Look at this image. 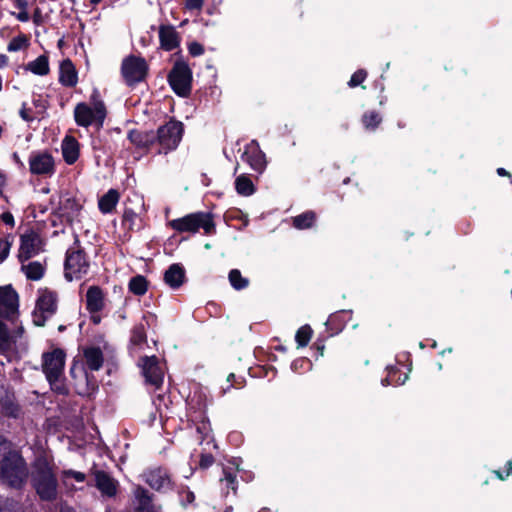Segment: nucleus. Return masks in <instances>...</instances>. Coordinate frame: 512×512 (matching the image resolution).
I'll use <instances>...</instances> for the list:
<instances>
[{"label":"nucleus","instance_id":"obj_1","mask_svg":"<svg viewBox=\"0 0 512 512\" xmlns=\"http://www.w3.org/2000/svg\"><path fill=\"white\" fill-rule=\"evenodd\" d=\"M31 486L42 501L53 502L58 496V479L53 457L45 451L36 454L29 473Z\"/></svg>","mask_w":512,"mask_h":512},{"label":"nucleus","instance_id":"obj_2","mask_svg":"<svg viewBox=\"0 0 512 512\" xmlns=\"http://www.w3.org/2000/svg\"><path fill=\"white\" fill-rule=\"evenodd\" d=\"M29 469L20 452L9 450L0 460V481L15 490H21L27 483Z\"/></svg>","mask_w":512,"mask_h":512},{"label":"nucleus","instance_id":"obj_3","mask_svg":"<svg viewBox=\"0 0 512 512\" xmlns=\"http://www.w3.org/2000/svg\"><path fill=\"white\" fill-rule=\"evenodd\" d=\"M107 115L104 102L99 99L95 91L91 96V103L80 102L74 108V120L78 126L88 128L90 126L100 130Z\"/></svg>","mask_w":512,"mask_h":512},{"label":"nucleus","instance_id":"obj_4","mask_svg":"<svg viewBox=\"0 0 512 512\" xmlns=\"http://www.w3.org/2000/svg\"><path fill=\"white\" fill-rule=\"evenodd\" d=\"M64 364L65 354L61 349H54L51 352L43 354V372L52 390L59 394H66L68 392L63 381Z\"/></svg>","mask_w":512,"mask_h":512},{"label":"nucleus","instance_id":"obj_5","mask_svg":"<svg viewBox=\"0 0 512 512\" xmlns=\"http://www.w3.org/2000/svg\"><path fill=\"white\" fill-rule=\"evenodd\" d=\"M183 134V125L178 121H169L166 124L160 126L155 132L156 154H167L168 152L175 150Z\"/></svg>","mask_w":512,"mask_h":512},{"label":"nucleus","instance_id":"obj_6","mask_svg":"<svg viewBox=\"0 0 512 512\" xmlns=\"http://www.w3.org/2000/svg\"><path fill=\"white\" fill-rule=\"evenodd\" d=\"M57 293L47 288L38 291L36 306L33 311V323L37 326H44L45 322L57 311Z\"/></svg>","mask_w":512,"mask_h":512},{"label":"nucleus","instance_id":"obj_7","mask_svg":"<svg viewBox=\"0 0 512 512\" xmlns=\"http://www.w3.org/2000/svg\"><path fill=\"white\" fill-rule=\"evenodd\" d=\"M149 65L140 56L129 55L122 60L121 74L128 86L144 81L148 75Z\"/></svg>","mask_w":512,"mask_h":512},{"label":"nucleus","instance_id":"obj_8","mask_svg":"<svg viewBox=\"0 0 512 512\" xmlns=\"http://www.w3.org/2000/svg\"><path fill=\"white\" fill-rule=\"evenodd\" d=\"M89 270V262L83 250L79 248H70L66 252L64 264V275L68 281L80 279L87 274Z\"/></svg>","mask_w":512,"mask_h":512},{"label":"nucleus","instance_id":"obj_9","mask_svg":"<svg viewBox=\"0 0 512 512\" xmlns=\"http://www.w3.org/2000/svg\"><path fill=\"white\" fill-rule=\"evenodd\" d=\"M192 73L183 62H177L168 75L172 90L181 97H186L191 91Z\"/></svg>","mask_w":512,"mask_h":512},{"label":"nucleus","instance_id":"obj_10","mask_svg":"<svg viewBox=\"0 0 512 512\" xmlns=\"http://www.w3.org/2000/svg\"><path fill=\"white\" fill-rule=\"evenodd\" d=\"M142 374L147 384L152 385L155 389L160 388L163 383L164 369L159 364L156 356H144L139 361Z\"/></svg>","mask_w":512,"mask_h":512},{"label":"nucleus","instance_id":"obj_11","mask_svg":"<svg viewBox=\"0 0 512 512\" xmlns=\"http://www.w3.org/2000/svg\"><path fill=\"white\" fill-rule=\"evenodd\" d=\"M241 159L246 162L252 170L258 173H262L267 165L265 154L260 149L256 140H252L245 145Z\"/></svg>","mask_w":512,"mask_h":512},{"label":"nucleus","instance_id":"obj_12","mask_svg":"<svg viewBox=\"0 0 512 512\" xmlns=\"http://www.w3.org/2000/svg\"><path fill=\"white\" fill-rule=\"evenodd\" d=\"M29 169L34 175L50 176L55 171L54 159L48 152H32L29 156Z\"/></svg>","mask_w":512,"mask_h":512},{"label":"nucleus","instance_id":"obj_13","mask_svg":"<svg viewBox=\"0 0 512 512\" xmlns=\"http://www.w3.org/2000/svg\"><path fill=\"white\" fill-rule=\"evenodd\" d=\"M142 477L154 490L165 491L172 488L170 474L163 467L149 468L143 472Z\"/></svg>","mask_w":512,"mask_h":512},{"label":"nucleus","instance_id":"obj_14","mask_svg":"<svg viewBox=\"0 0 512 512\" xmlns=\"http://www.w3.org/2000/svg\"><path fill=\"white\" fill-rule=\"evenodd\" d=\"M43 242L38 234L31 231L21 236L18 258L24 262L42 251Z\"/></svg>","mask_w":512,"mask_h":512},{"label":"nucleus","instance_id":"obj_15","mask_svg":"<svg viewBox=\"0 0 512 512\" xmlns=\"http://www.w3.org/2000/svg\"><path fill=\"white\" fill-rule=\"evenodd\" d=\"M128 139L137 149L156 154L155 131L134 129L129 131Z\"/></svg>","mask_w":512,"mask_h":512},{"label":"nucleus","instance_id":"obj_16","mask_svg":"<svg viewBox=\"0 0 512 512\" xmlns=\"http://www.w3.org/2000/svg\"><path fill=\"white\" fill-rule=\"evenodd\" d=\"M18 312V295L10 287H0V316L12 318Z\"/></svg>","mask_w":512,"mask_h":512},{"label":"nucleus","instance_id":"obj_17","mask_svg":"<svg viewBox=\"0 0 512 512\" xmlns=\"http://www.w3.org/2000/svg\"><path fill=\"white\" fill-rule=\"evenodd\" d=\"M159 40L161 48L172 51L179 46L180 37L172 25H161L159 27Z\"/></svg>","mask_w":512,"mask_h":512},{"label":"nucleus","instance_id":"obj_18","mask_svg":"<svg viewBox=\"0 0 512 512\" xmlns=\"http://www.w3.org/2000/svg\"><path fill=\"white\" fill-rule=\"evenodd\" d=\"M59 82L65 87H74L78 83V74L70 59H65L60 64Z\"/></svg>","mask_w":512,"mask_h":512},{"label":"nucleus","instance_id":"obj_19","mask_svg":"<svg viewBox=\"0 0 512 512\" xmlns=\"http://www.w3.org/2000/svg\"><path fill=\"white\" fill-rule=\"evenodd\" d=\"M85 367L91 371H98L104 362L103 352L99 347L90 346L83 350Z\"/></svg>","mask_w":512,"mask_h":512},{"label":"nucleus","instance_id":"obj_20","mask_svg":"<svg viewBox=\"0 0 512 512\" xmlns=\"http://www.w3.org/2000/svg\"><path fill=\"white\" fill-rule=\"evenodd\" d=\"M86 306L91 313H98L104 308V294L98 286H91L87 290Z\"/></svg>","mask_w":512,"mask_h":512},{"label":"nucleus","instance_id":"obj_21","mask_svg":"<svg viewBox=\"0 0 512 512\" xmlns=\"http://www.w3.org/2000/svg\"><path fill=\"white\" fill-rule=\"evenodd\" d=\"M165 283L172 289L179 288L185 281V270L179 264H172L164 274Z\"/></svg>","mask_w":512,"mask_h":512},{"label":"nucleus","instance_id":"obj_22","mask_svg":"<svg viewBox=\"0 0 512 512\" xmlns=\"http://www.w3.org/2000/svg\"><path fill=\"white\" fill-rule=\"evenodd\" d=\"M96 487L107 496H114L116 494V482L114 479L104 471H95Z\"/></svg>","mask_w":512,"mask_h":512},{"label":"nucleus","instance_id":"obj_23","mask_svg":"<svg viewBox=\"0 0 512 512\" xmlns=\"http://www.w3.org/2000/svg\"><path fill=\"white\" fill-rule=\"evenodd\" d=\"M62 155L67 164H74L79 157V143L74 137L67 136L62 142Z\"/></svg>","mask_w":512,"mask_h":512},{"label":"nucleus","instance_id":"obj_24","mask_svg":"<svg viewBox=\"0 0 512 512\" xmlns=\"http://www.w3.org/2000/svg\"><path fill=\"white\" fill-rule=\"evenodd\" d=\"M214 218L210 212H196L180 219H174L168 224H213Z\"/></svg>","mask_w":512,"mask_h":512},{"label":"nucleus","instance_id":"obj_25","mask_svg":"<svg viewBox=\"0 0 512 512\" xmlns=\"http://www.w3.org/2000/svg\"><path fill=\"white\" fill-rule=\"evenodd\" d=\"M119 192L115 189H110L99 199V209L103 213L111 212L119 201Z\"/></svg>","mask_w":512,"mask_h":512},{"label":"nucleus","instance_id":"obj_26","mask_svg":"<svg viewBox=\"0 0 512 512\" xmlns=\"http://www.w3.org/2000/svg\"><path fill=\"white\" fill-rule=\"evenodd\" d=\"M26 70L35 75L45 76L49 73V59L46 55H40L26 65Z\"/></svg>","mask_w":512,"mask_h":512},{"label":"nucleus","instance_id":"obj_27","mask_svg":"<svg viewBox=\"0 0 512 512\" xmlns=\"http://www.w3.org/2000/svg\"><path fill=\"white\" fill-rule=\"evenodd\" d=\"M22 271L25 273L26 277L30 280H40L45 272V267L42 263L38 261L29 262L26 265H22Z\"/></svg>","mask_w":512,"mask_h":512},{"label":"nucleus","instance_id":"obj_28","mask_svg":"<svg viewBox=\"0 0 512 512\" xmlns=\"http://www.w3.org/2000/svg\"><path fill=\"white\" fill-rule=\"evenodd\" d=\"M235 189L237 193L242 196H250L255 191L252 180L245 174H242L236 178Z\"/></svg>","mask_w":512,"mask_h":512},{"label":"nucleus","instance_id":"obj_29","mask_svg":"<svg viewBox=\"0 0 512 512\" xmlns=\"http://www.w3.org/2000/svg\"><path fill=\"white\" fill-rule=\"evenodd\" d=\"M128 289L134 295H144L148 290V281L144 276L136 275L129 280Z\"/></svg>","mask_w":512,"mask_h":512},{"label":"nucleus","instance_id":"obj_30","mask_svg":"<svg viewBox=\"0 0 512 512\" xmlns=\"http://www.w3.org/2000/svg\"><path fill=\"white\" fill-rule=\"evenodd\" d=\"M231 286L236 290H242L248 287L249 280L241 275L238 269H232L228 274Z\"/></svg>","mask_w":512,"mask_h":512},{"label":"nucleus","instance_id":"obj_31","mask_svg":"<svg viewBox=\"0 0 512 512\" xmlns=\"http://www.w3.org/2000/svg\"><path fill=\"white\" fill-rule=\"evenodd\" d=\"M312 336V329L309 325H304L300 327L295 335V340L298 344V347H305L308 345Z\"/></svg>","mask_w":512,"mask_h":512},{"label":"nucleus","instance_id":"obj_32","mask_svg":"<svg viewBox=\"0 0 512 512\" xmlns=\"http://www.w3.org/2000/svg\"><path fill=\"white\" fill-rule=\"evenodd\" d=\"M14 6L19 9L18 13L12 12L11 14L16 17L20 22H28L30 19L28 13V1L27 0H14Z\"/></svg>","mask_w":512,"mask_h":512},{"label":"nucleus","instance_id":"obj_33","mask_svg":"<svg viewBox=\"0 0 512 512\" xmlns=\"http://www.w3.org/2000/svg\"><path fill=\"white\" fill-rule=\"evenodd\" d=\"M362 122L367 129H375L381 122V116L375 111H369L363 115Z\"/></svg>","mask_w":512,"mask_h":512},{"label":"nucleus","instance_id":"obj_34","mask_svg":"<svg viewBox=\"0 0 512 512\" xmlns=\"http://www.w3.org/2000/svg\"><path fill=\"white\" fill-rule=\"evenodd\" d=\"M396 372V369L394 367H391L389 369L388 376L381 381L382 385H403L408 379V375L405 374L403 378L398 377L397 379H395L394 376L396 375Z\"/></svg>","mask_w":512,"mask_h":512},{"label":"nucleus","instance_id":"obj_35","mask_svg":"<svg viewBox=\"0 0 512 512\" xmlns=\"http://www.w3.org/2000/svg\"><path fill=\"white\" fill-rule=\"evenodd\" d=\"M223 478L220 479L222 484H225L228 489L236 491V473L231 469H223Z\"/></svg>","mask_w":512,"mask_h":512},{"label":"nucleus","instance_id":"obj_36","mask_svg":"<svg viewBox=\"0 0 512 512\" xmlns=\"http://www.w3.org/2000/svg\"><path fill=\"white\" fill-rule=\"evenodd\" d=\"M130 341L133 347L141 346L146 342V333L142 326H138L133 329Z\"/></svg>","mask_w":512,"mask_h":512},{"label":"nucleus","instance_id":"obj_37","mask_svg":"<svg viewBox=\"0 0 512 512\" xmlns=\"http://www.w3.org/2000/svg\"><path fill=\"white\" fill-rule=\"evenodd\" d=\"M27 45H28V40H27L26 36L20 35V36L14 37L8 43L7 50L9 52H17V51H20L21 49H23L24 47H26Z\"/></svg>","mask_w":512,"mask_h":512},{"label":"nucleus","instance_id":"obj_38","mask_svg":"<svg viewBox=\"0 0 512 512\" xmlns=\"http://www.w3.org/2000/svg\"><path fill=\"white\" fill-rule=\"evenodd\" d=\"M317 220L316 213L314 211H305L293 219V224H312Z\"/></svg>","mask_w":512,"mask_h":512},{"label":"nucleus","instance_id":"obj_39","mask_svg":"<svg viewBox=\"0 0 512 512\" xmlns=\"http://www.w3.org/2000/svg\"><path fill=\"white\" fill-rule=\"evenodd\" d=\"M19 503L13 499L0 497V512H19Z\"/></svg>","mask_w":512,"mask_h":512},{"label":"nucleus","instance_id":"obj_40","mask_svg":"<svg viewBox=\"0 0 512 512\" xmlns=\"http://www.w3.org/2000/svg\"><path fill=\"white\" fill-rule=\"evenodd\" d=\"M19 116L23 121L27 123H31L37 118L36 113L33 112L32 108L28 107L26 102L22 103V106L19 110Z\"/></svg>","mask_w":512,"mask_h":512},{"label":"nucleus","instance_id":"obj_41","mask_svg":"<svg viewBox=\"0 0 512 512\" xmlns=\"http://www.w3.org/2000/svg\"><path fill=\"white\" fill-rule=\"evenodd\" d=\"M11 346L10 336L6 326L0 321V350H7Z\"/></svg>","mask_w":512,"mask_h":512},{"label":"nucleus","instance_id":"obj_42","mask_svg":"<svg viewBox=\"0 0 512 512\" xmlns=\"http://www.w3.org/2000/svg\"><path fill=\"white\" fill-rule=\"evenodd\" d=\"M12 240L9 237L0 238V263H2L9 255Z\"/></svg>","mask_w":512,"mask_h":512},{"label":"nucleus","instance_id":"obj_43","mask_svg":"<svg viewBox=\"0 0 512 512\" xmlns=\"http://www.w3.org/2000/svg\"><path fill=\"white\" fill-rule=\"evenodd\" d=\"M367 77V73L365 70L360 69L357 70L350 78V81L348 82V85L350 87H356L360 85Z\"/></svg>","mask_w":512,"mask_h":512},{"label":"nucleus","instance_id":"obj_44","mask_svg":"<svg viewBox=\"0 0 512 512\" xmlns=\"http://www.w3.org/2000/svg\"><path fill=\"white\" fill-rule=\"evenodd\" d=\"M32 102L34 107L38 109L37 114L44 113L48 108V102L42 97V95L34 96Z\"/></svg>","mask_w":512,"mask_h":512},{"label":"nucleus","instance_id":"obj_45","mask_svg":"<svg viewBox=\"0 0 512 512\" xmlns=\"http://www.w3.org/2000/svg\"><path fill=\"white\" fill-rule=\"evenodd\" d=\"M180 231H191V232H197L198 228L200 226H177ZM204 228L205 234H211L214 232L215 226H202Z\"/></svg>","mask_w":512,"mask_h":512},{"label":"nucleus","instance_id":"obj_46","mask_svg":"<svg viewBox=\"0 0 512 512\" xmlns=\"http://www.w3.org/2000/svg\"><path fill=\"white\" fill-rule=\"evenodd\" d=\"M204 0H185V7L190 11L201 10Z\"/></svg>","mask_w":512,"mask_h":512},{"label":"nucleus","instance_id":"obj_47","mask_svg":"<svg viewBox=\"0 0 512 512\" xmlns=\"http://www.w3.org/2000/svg\"><path fill=\"white\" fill-rule=\"evenodd\" d=\"M64 476L66 478L71 477L75 479L77 482H83L85 480V474L82 472L74 471V470H66L64 471Z\"/></svg>","mask_w":512,"mask_h":512},{"label":"nucleus","instance_id":"obj_48","mask_svg":"<svg viewBox=\"0 0 512 512\" xmlns=\"http://www.w3.org/2000/svg\"><path fill=\"white\" fill-rule=\"evenodd\" d=\"M189 53L192 56H200L204 53V48L201 44L197 42H193L189 45Z\"/></svg>","mask_w":512,"mask_h":512},{"label":"nucleus","instance_id":"obj_49","mask_svg":"<svg viewBox=\"0 0 512 512\" xmlns=\"http://www.w3.org/2000/svg\"><path fill=\"white\" fill-rule=\"evenodd\" d=\"M213 462H214V458L212 455L204 454L201 456L200 466L202 468H207V467L211 466Z\"/></svg>","mask_w":512,"mask_h":512},{"label":"nucleus","instance_id":"obj_50","mask_svg":"<svg viewBox=\"0 0 512 512\" xmlns=\"http://www.w3.org/2000/svg\"><path fill=\"white\" fill-rule=\"evenodd\" d=\"M197 432L203 436H207L210 432V425L207 422H202L201 424L197 425Z\"/></svg>","mask_w":512,"mask_h":512},{"label":"nucleus","instance_id":"obj_51","mask_svg":"<svg viewBox=\"0 0 512 512\" xmlns=\"http://www.w3.org/2000/svg\"><path fill=\"white\" fill-rule=\"evenodd\" d=\"M10 450L9 442L0 436V456L4 455Z\"/></svg>","mask_w":512,"mask_h":512},{"label":"nucleus","instance_id":"obj_52","mask_svg":"<svg viewBox=\"0 0 512 512\" xmlns=\"http://www.w3.org/2000/svg\"><path fill=\"white\" fill-rule=\"evenodd\" d=\"M1 219L3 220L4 224H14L13 215L9 212L2 213Z\"/></svg>","mask_w":512,"mask_h":512},{"label":"nucleus","instance_id":"obj_53","mask_svg":"<svg viewBox=\"0 0 512 512\" xmlns=\"http://www.w3.org/2000/svg\"><path fill=\"white\" fill-rule=\"evenodd\" d=\"M19 413V408L15 405H10L6 409V414L12 417H17Z\"/></svg>","mask_w":512,"mask_h":512},{"label":"nucleus","instance_id":"obj_54","mask_svg":"<svg viewBox=\"0 0 512 512\" xmlns=\"http://www.w3.org/2000/svg\"><path fill=\"white\" fill-rule=\"evenodd\" d=\"M8 63V57L5 54H0V68H3Z\"/></svg>","mask_w":512,"mask_h":512},{"label":"nucleus","instance_id":"obj_55","mask_svg":"<svg viewBox=\"0 0 512 512\" xmlns=\"http://www.w3.org/2000/svg\"><path fill=\"white\" fill-rule=\"evenodd\" d=\"M13 159H14V160H15V162H16L17 164H19L20 166H22V167L24 166L23 162L20 160V158H19V156H18V154H17V153H13Z\"/></svg>","mask_w":512,"mask_h":512},{"label":"nucleus","instance_id":"obj_56","mask_svg":"<svg viewBox=\"0 0 512 512\" xmlns=\"http://www.w3.org/2000/svg\"><path fill=\"white\" fill-rule=\"evenodd\" d=\"M60 512H75V510L68 506H62Z\"/></svg>","mask_w":512,"mask_h":512},{"label":"nucleus","instance_id":"obj_57","mask_svg":"<svg viewBox=\"0 0 512 512\" xmlns=\"http://www.w3.org/2000/svg\"><path fill=\"white\" fill-rule=\"evenodd\" d=\"M497 173H498V175H500V176H506V175H508V172H507L504 168H498V169H497Z\"/></svg>","mask_w":512,"mask_h":512},{"label":"nucleus","instance_id":"obj_58","mask_svg":"<svg viewBox=\"0 0 512 512\" xmlns=\"http://www.w3.org/2000/svg\"><path fill=\"white\" fill-rule=\"evenodd\" d=\"M91 320L93 321V323L98 324V323L100 322V316H98V315H93V316L91 317Z\"/></svg>","mask_w":512,"mask_h":512},{"label":"nucleus","instance_id":"obj_59","mask_svg":"<svg viewBox=\"0 0 512 512\" xmlns=\"http://www.w3.org/2000/svg\"><path fill=\"white\" fill-rule=\"evenodd\" d=\"M507 465H508V471H507L506 476H509L512 473V461H509Z\"/></svg>","mask_w":512,"mask_h":512},{"label":"nucleus","instance_id":"obj_60","mask_svg":"<svg viewBox=\"0 0 512 512\" xmlns=\"http://www.w3.org/2000/svg\"><path fill=\"white\" fill-rule=\"evenodd\" d=\"M235 379V375L233 373H230L227 377V382L231 383Z\"/></svg>","mask_w":512,"mask_h":512},{"label":"nucleus","instance_id":"obj_61","mask_svg":"<svg viewBox=\"0 0 512 512\" xmlns=\"http://www.w3.org/2000/svg\"><path fill=\"white\" fill-rule=\"evenodd\" d=\"M187 499H188V501H189V502L193 501V499H194V494H193L192 492H189V493L187 494Z\"/></svg>","mask_w":512,"mask_h":512},{"label":"nucleus","instance_id":"obj_62","mask_svg":"<svg viewBox=\"0 0 512 512\" xmlns=\"http://www.w3.org/2000/svg\"><path fill=\"white\" fill-rule=\"evenodd\" d=\"M102 0H90L92 5H98Z\"/></svg>","mask_w":512,"mask_h":512},{"label":"nucleus","instance_id":"obj_63","mask_svg":"<svg viewBox=\"0 0 512 512\" xmlns=\"http://www.w3.org/2000/svg\"><path fill=\"white\" fill-rule=\"evenodd\" d=\"M231 388V385L229 384L226 388H223V393H226Z\"/></svg>","mask_w":512,"mask_h":512},{"label":"nucleus","instance_id":"obj_64","mask_svg":"<svg viewBox=\"0 0 512 512\" xmlns=\"http://www.w3.org/2000/svg\"><path fill=\"white\" fill-rule=\"evenodd\" d=\"M3 182H4V178H3V176L0 174V186L3 184Z\"/></svg>","mask_w":512,"mask_h":512}]
</instances>
